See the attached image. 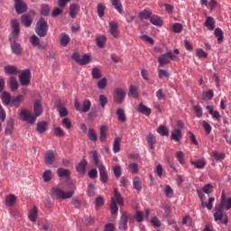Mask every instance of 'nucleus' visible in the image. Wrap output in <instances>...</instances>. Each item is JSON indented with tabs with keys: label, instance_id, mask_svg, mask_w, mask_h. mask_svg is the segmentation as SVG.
Returning a JSON list of instances; mask_svg holds the SVG:
<instances>
[{
	"label": "nucleus",
	"instance_id": "obj_1",
	"mask_svg": "<svg viewBox=\"0 0 231 231\" xmlns=\"http://www.w3.org/2000/svg\"><path fill=\"white\" fill-rule=\"evenodd\" d=\"M75 192L73 190L70 191H64L60 188H51V196L54 199H57L58 201H64V199H71L73 198V195Z\"/></svg>",
	"mask_w": 231,
	"mask_h": 231
},
{
	"label": "nucleus",
	"instance_id": "obj_2",
	"mask_svg": "<svg viewBox=\"0 0 231 231\" xmlns=\"http://www.w3.org/2000/svg\"><path fill=\"white\" fill-rule=\"evenodd\" d=\"M114 196L115 197H112L111 203H110V210L113 216L118 213V206L116 205V203L120 207H124V199L122 198V195L120 194V192H118V189H114Z\"/></svg>",
	"mask_w": 231,
	"mask_h": 231
},
{
	"label": "nucleus",
	"instance_id": "obj_3",
	"mask_svg": "<svg viewBox=\"0 0 231 231\" xmlns=\"http://www.w3.org/2000/svg\"><path fill=\"white\" fill-rule=\"evenodd\" d=\"M224 210L225 207L216 205L213 217L215 221H221L223 225H228V216L226 215Z\"/></svg>",
	"mask_w": 231,
	"mask_h": 231
},
{
	"label": "nucleus",
	"instance_id": "obj_4",
	"mask_svg": "<svg viewBox=\"0 0 231 231\" xmlns=\"http://www.w3.org/2000/svg\"><path fill=\"white\" fill-rule=\"evenodd\" d=\"M35 32L39 37H46L48 35V22L44 18H40L36 23Z\"/></svg>",
	"mask_w": 231,
	"mask_h": 231
},
{
	"label": "nucleus",
	"instance_id": "obj_5",
	"mask_svg": "<svg viewBox=\"0 0 231 231\" xmlns=\"http://www.w3.org/2000/svg\"><path fill=\"white\" fill-rule=\"evenodd\" d=\"M20 117L23 122H27V124H35L37 117L30 111L26 109L21 110Z\"/></svg>",
	"mask_w": 231,
	"mask_h": 231
},
{
	"label": "nucleus",
	"instance_id": "obj_6",
	"mask_svg": "<svg viewBox=\"0 0 231 231\" xmlns=\"http://www.w3.org/2000/svg\"><path fill=\"white\" fill-rule=\"evenodd\" d=\"M72 60H75L77 64H79V66H86V64H89L91 61V57L88 54H84L82 57H80V54L79 52H74L71 56Z\"/></svg>",
	"mask_w": 231,
	"mask_h": 231
},
{
	"label": "nucleus",
	"instance_id": "obj_7",
	"mask_svg": "<svg viewBox=\"0 0 231 231\" xmlns=\"http://www.w3.org/2000/svg\"><path fill=\"white\" fill-rule=\"evenodd\" d=\"M174 59H176V55H174L172 51H168L165 54H162L158 58V62L162 68L165 66V64H171V60H174Z\"/></svg>",
	"mask_w": 231,
	"mask_h": 231
},
{
	"label": "nucleus",
	"instance_id": "obj_8",
	"mask_svg": "<svg viewBox=\"0 0 231 231\" xmlns=\"http://www.w3.org/2000/svg\"><path fill=\"white\" fill-rule=\"evenodd\" d=\"M19 81L21 86H30V82L32 79V71L26 69L23 71H20Z\"/></svg>",
	"mask_w": 231,
	"mask_h": 231
},
{
	"label": "nucleus",
	"instance_id": "obj_9",
	"mask_svg": "<svg viewBox=\"0 0 231 231\" xmlns=\"http://www.w3.org/2000/svg\"><path fill=\"white\" fill-rule=\"evenodd\" d=\"M125 100V90L124 88H116L114 91V102L116 104H124Z\"/></svg>",
	"mask_w": 231,
	"mask_h": 231
},
{
	"label": "nucleus",
	"instance_id": "obj_10",
	"mask_svg": "<svg viewBox=\"0 0 231 231\" xmlns=\"http://www.w3.org/2000/svg\"><path fill=\"white\" fill-rule=\"evenodd\" d=\"M151 214V209L145 208L144 209V214L142 211H136L134 219L137 223H142L143 219H149V215Z\"/></svg>",
	"mask_w": 231,
	"mask_h": 231
},
{
	"label": "nucleus",
	"instance_id": "obj_11",
	"mask_svg": "<svg viewBox=\"0 0 231 231\" xmlns=\"http://www.w3.org/2000/svg\"><path fill=\"white\" fill-rule=\"evenodd\" d=\"M14 8L16 14H24L28 10V5L23 0H14Z\"/></svg>",
	"mask_w": 231,
	"mask_h": 231
},
{
	"label": "nucleus",
	"instance_id": "obj_12",
	"mask_svg": "<svg viewBox=\"0 0 231 231\" xmlns=\"http://www.w3.org/2000/svg\"><path fill=\"white\" fill-rule=\"evenodd\" d=\"M99 180L102 183H107L109 181V176H107V171L106 170V166L103 164H99Z\"/></svg>",
	"mask_w": 231,
	"mask_h": 231
},
{
	"label": "nucleus",
	"instance_id": "obj_13",
	"mask_svg": "<svg viewBox=\"0 0 231 231\" xmlns=\"http://www.w3.org/2000/svg\"><path fill=\"white\" fill-rule=\"evenodd\" d=\"M199 197L200 198L202 208H208V210H212V208H214V201H216V199L214 197H210L208 203L203 201V196L199 194Z\"/></svg>",
	"mask_w": 231,
	"mask_h": 231
},
{
	"label": "nucleus",
	"instance_id": "obj_14",
	"mask_svg": "<svg viewBox=\"0 0 231 231\" xmlns=\"http://www.w3.org/2000/svg\"><path fill=\"white\" fill-rule=\"evenodd\" d=\"M11 25L13 27L12 36L14 39H17V37H19V33H21V28H19V22L14 19L11 21Z\"/></svg>",
	"mask_w": 231,
	"mask_h": 231
},
{
	"label": "nucleus",
	"instance_id": "obj_15",
	"mask_svg": "<svg viewBox=\"0 0 231 231\" xmlns=\"http://www.w3.org/2000/svg\"><path fill=\"white\" fill-rule=\"evenodd\" d=\"M55 162V152L49 150L44 155V162L46 165H51Z\"/></svg>",
	"mask_w": 231,
	"mask_h": 231
},
{
	"label": "nucleus",
	"instance_id": "obj_16",
	"mask_svg": "<svg viewBox=\"0 0 231 231\" xmlns=\"http://www.w3.org/2000/svg\"><path fill=\"white\" fill-rule=\"evenodd\" d=\"M33 113L36 118L41 116V115H42V103L41 102V99L34 101Z\"/></svg>",
	"mask_w": 231,
	"mask_h": 231
},
{
	"label": "nucleus",
	"instance_id": "obj_17",
	"mask_svg": "<svg viewBox=\"0 0 231 231\" xmlns=\"http://www.w3.org/2000/svg\"><path fill=\"white\" fill-rule=\"evenodd\" d=\"M57 174L59 178H65L66 181H69V176H71V171L68 169L59 168L57 170Z\"/></svg>",
	"mask_w": 231,
	"mask_h": 231
},
{
	"label": "nucleus",
	"instance_id": "obj_18",
	"mask_svg": "<svg viewBox=\"0 0 231 231\" xmlns=\"http://www.w3.org/2000/svg\"><path fill=\"white\" fill-rule=\"evenodd\" d=\"M4 71L6 73V75H17L18 73H21V70L17 69V67L14 65H6L4 67Z\"/></svg>",
	"mask_w": 231,
	"mask_h": 231
},
{
	"label": "nucleus",
	"instance_id": "obj_19",
	"mask_svg": "<svg viewBox=\"0 0 231 231\" xmlns=\"http://www.w3.org/2000/svg\"><path fill=\"white\" fill-rule=\"evenodd\" d=\"M80 12V5L79 4H71L69 6V16L71 19H75Z\"/></svg>",
	"mask_w": 231,
	"mask_h": 231
},
{
	"label": "nucleus",
	"instance_id": "obj_20",
	"mask_svg": "<svg viewBox=\"0 0 231 231\" xmlns=\"http://www.w3.org/2000/svg\"><path fill=\"white\" fill-rule=\"evenodd\" d=\"M171 138L174 142H180L181 139L183 138V134H182L181 130H180V129H173L171 131Z\"/></svg>",
	"mask_w": 231,
	"mask_h": 231
},
{
	"label": "nucleus",
	"instance_id": "obj_21",
	"mask_svg": "<svg viewBox=\"0 0 231 231\" xmlns=\"http://www.w3.org/2000/svg\"><path fill=\"white\" fill-rule=\"evenodd\" d=\"M109 32L115 38L118 37V35L120 34V32H118V23H116V22H110L109 23Z\"/></svg>",
	"mask_w": 231,
	"mask_h": 231
},
{
	"label": "nucleus",
	"instance_id": "obj_22",
	"mask_svg": "<svg viewBox=\"0 0 231 231\" xmlns=\"http://www.w3.org/2000/svg\"><path fill=\"white\" fill-rule=\"evenodd\" d=\"M127 213H123L119 221V228H121V230H127Z\"/></svg>",
	"mask_w": 231,
	"mask_h": 231
},
{
	"label": "nucleus",
	"instance_id": "obj_23",
	"mask_svg": "<svg viewBox=\"0 0 231 231\" xmlns=\"http://www.w3.org/2000/svg\"><path fill=\"white\" fill-rule=\"evenodd\" d=\"M23 95H18L17 97H13L11 98V102L9 104H11V106L13 107H19V106H21V102H23Z\"/></svg>",
	"mask_w": 231,
	"mask_h": 231
},
{
	"label": "nucleus",
	"instance_id": "obj_24",
	"mask_svg": "<svg viewBox=\"0 0 231 231\" xmlns=\"http://www.w3.org/2000/svg\"><path fill=\"white\" fill-rule=\"evenodd\" d=\"M206 109L208 111L209 115H211L212 118H215V120H219V118H221V114H219L217 110H214L213 106H207Z\"/></svg>",
	"mask_w": 231,
	"mask_h": 231
},
{
	"label": "nucleus",
	"instance_id": "obj_25",
	"mask_svg": "<svg viewBox=\"0 0 231 231\" xmlns=\"http://www.w3.org/2000/svg\"><path fill=\"white\" fill-rule=\"evenodd\" d=\"M99 140L100 142H106L107 140V125H102L99 128Z\"/></svg>",
	"mask_w": 231,
	"mask_h": 231
},
{
	"label": "nucleus",
	"instance_id": "obj_26",
	"mask_svg": "<svg viewBox=\"0 0 231 231\" xmlns=\"http://www.w3.org/2000/svg\"><path fill=\"white\" fill-rule=\"evenodd\" d=\"M5 133L7 136H12V134H14V119H10L6 122Z\"/></svg>",
	"mask_w": 231,
	"mask_h": 231
},
{
	"label": "nucleus",
	"instance_id": "obj_27",
	"mask_svg": "<svg viewBox=\"0 0 231 231\" xmlns=\"http://www.w3.org/2000/svg\"><path fill=\"white\" fill-rule=\"evenodd\" d=\"M37 214H39V211L37 210V206H33L32 209L29 211L28 218L32 223H35L37 221Z\"/></svg>",
	"mask_w": 231,
	"mask_h": 231
},
{
	"label": "nucleus",
	"instance_id": "obj_28",
	"mask_svg": "<svg viewBox=\"0 0 231 231\" xmlns=\"http://www.w3.org/2000/svg\"><path fill=\"white\" fill-rule=\"evenodd\" d=\"M9 84L11 91H17V89H19V82L17 81V78L11 76L9 79Z\"/></svg>",
	"mask_w": 231,
	"mask_h": 231
},
{
	"label": "nucleus",
	"instance_id": "obj_29",
	"mask_svg": "<svg viewBox=\"0 0 231 231\" xmlns=\"http://www.w3.org/2000/svg\"><path fill=\"white\" fill-rule=\"evenodd\" d=\"M46 129H48V122L46 121H42L37 123V128L36 131L40 134H42L43 133L46 132Z\"/></svg>",
	"mask_w": 231,
	"mask_h": 231
},
{
	"label": "nucleus",
	"instance_id": "obj_30",
	"mask_svg": "<svg viewBox=\"0 0 231 231\" xmlns=\"http://www.w3.org/2000/svg\"><path fill=\"white\" fill-rule=\"evenodd\" d=\"M88 166V162L86 160H82L77 166V171L79 174H86V167Z\"/></svg>",
	"mask_w": 231,
	"mask_h": 231
},
{
	"label": "nucleus",
	"instance_id": "obj_31",
	"mask_svg": "<svg viewBox=\"0 0 231 231\" xmlns=\"http://www.w3.org/2000/svg\"><path fill=\"white\" fill-rule=\"evenodd\" d=\"M57 109H58L60 116L61 118H64L65 116H68V115H69L68 108H66V106H64V105H62V103H59L57 105Z\"/></svg>",
	"mask_w": 231,
	"mask_h": 231
},
{
	"label": "nucleus",
	"instance_id": "obj_32",
	"mask_svg": "<svg viewBox=\"0 0 231 231\" xmlns=\"http://www.w3.org/2000/svg\"><path fill=\"white\" fill-rule=\"evenodd\" d=\"M22 23L23 24V26H25V28H30L32 26V15H22Z\"/></svg>",
	"mask_w": 231,
	"mask_h": 231
},
{
	"label": "nucleus",
	"instance_id": "obj_33",
	"mask_svg": "<svg viewBox=\"0 0 231 231\" xmlns=\"http://www.w3.org/2000/svg\"><path fill=\"white\" fill-rule=\"evenodd\" d=\"M150 23H152V24L154 26H162V24H163L162 18L156 14H152L150 17Z\"/></svg>",
	"mask_w": 231,
	"mask_h": 231
},
{
	"label": "nucleus",
	"instance_id": "obj_34",
	"mask_svg": "<svg viewBox=\"0 0 231 231\" xmlns=\"http://www.w3.org/2000/svg\"><path fill=\"white\" fill-rule=\"evenodd\" d=\"M11 49L13 53H14V55H21V53H23V49L21 48V44L17 43V42H14L11 44Z\"/></svg>",
	"mask_w": 231,
	"mask_h": 231
},
{
	"label": "nucleus",
	"instance_id": "obj_35",
	"mask_svg": "<svg viewBox=\"0 0 231 231\" xmlns=\"http://www.w3.org/2000/svg\"><path fill=\"white\" fill-rule=\"evenodd\" d=\"M137 111L139 113H142V115H146V116H149V115H151L152 111H151V108L145 106L143 105V103H140L139 104V106L137 108Z\"/></svg>",
	"mask_w": 231,
	"mask_h": 231
},
{
	"label": "nucleus",
	"instance_id": "obj_36",
	"mask_svg": "<svg viewBox=\"0 0 231 231\" xmlns=\"http://www.w3.org/2000/svg\"><path fill=\"white\" fill-rule=\"evenodd\" d=\"M215 24H216V22L214 21V18L208 16L207 20L205 22L206 28H208V30L212 32V30H214V28H216Z\"/></svg>",
	"mask_w": 231,
	"mask_h": 231
},
{
	"label": "nucleus",
	"instance_id": "obj_37",
	"mask_svg": "<svg viewBox=\"0 0 231 231\" xmlns=\"http://www.w3.org/2000/svg\"><path fill=\"white\" fill-rule=\"evenodd\" d=\"M146 142H147L150 149H154V144L156 143V136H154V134L150 133L146 136Z\"/></svg>",
	"mask_w": 231,
	"mask_h": 231
},
{
	"label": "nucleus",
	"instance_id": "obj_38",
	"mask_svg": "<svg viewBox=\"0 0 231 231\" xmlns=\"http://www.w3.org/2000/svg\"><path fill=\"white\" fill-rule=\"evenodd\" d=\"M128 97H132V98H138L140 95L138 94V87L132 85L129 87Z\"/></svg>",
	"mask_w": 231,
	"mask_h": 231
},
{
	"label": "nucleus",
	"instance_id": "obj_39",
	"mask_svg": "<svg viewBox=\"0 0 231 231\" xmlns=\"http://www.w3.org/2000/svg\"><path fill=\"white\" fill-rule=\"evenodd\" d=\"M116 115L119 122H127V117L125 116V111L124 110V108H118L116 110Z\"/></svg>",
	"mask_w": 231,
	"mask_h": 231
},
{
	"label": "nucleus",
	"instance_id": "obj_40",
	"mask_svg": "<svg viewBox=\"0 0 231 231\" xmlns=\"http://www.w3.org/2000/svg\"><path fill=\"white\" fill-rule=\"evenodd\" d=\"M15 201H17V197H15L14 194L8 195L5 198L6 207H14V203H15Z\"/></svg>",
	"mask_w": 231,
	"mask_h": 231
},
{
	"label": "nucleus",
	"instance_id": "obj_41",
	"mask_svg": "<svg viewBox=\"0 0 231 231\" xmlns=\"http://www.w3.org/2000/svg\"><path fill=\"white\" fill-rule=\"evenodd\" d=\"M120 143H122V138L116 137L113 142V152L115 153L120 152Z\"/></svg>",
	"mask_w": 231,
	"mask_h": 231
},
{
	"label": "nucleus",
	"instance_id": "obj_42",
	"mask_svg": "<svg viewBox=\"0 0 231 231\" xmlns=\"http://www.w3.org/2000/svg\"><path fill=\"white\" fill-rule=\"evenodd\" d=\"M92 79L94 80H99V79H102V71L100 69L95 67L91 71Z\"/></svg>",
	"mask_w": 231,
	"mask_h": 231
},
{
	"label": "nucleus",
	"instance_id": "obj_43",
	"mask_svg": "<svg viewBox=\"0 0 231 231\" xmlns=\"http://www.w3.org/2000/svg\"><path fill=\"white\" fill-rule=\"evenodd\" d=\"M191 165H194L197 169H204L205 165H207V161L205 159L191 161Z\"/></svg>",
	"mask_w": 231,
	"mask_h": 231
},
{
	"label": "nucleus",
	"instance_id": "obj_44",
	"mask_svg": "<svg viewBox=\"0 0 231 231\" xmlns=\"http://www.w3.org/2000/svg\"><path fill=\"white\" fill-rule=\"evenodd\" d=\"M88 194L89 198H95L97 195V187L93 183H89L88 186Z\"/></svg>",
	"mask_w": 231,
	"mask_h": 231
},
{
	"label": "nucleus",
	"instance_id": "obj_45",
	"mask_svg": "<svg viewBox=\"0 0 231 231\" xmlns=\"http://www.w3.org/2000/svg\"><path fill=\"white\" fill-rule=\"evenodd\" d=\"M89 109H91V101L85 99L82 103L81 111L82 113H88Z\"/></svg>",
	"mask_w": 231,
	"mask_h": 231
},
{
	"label": "nucleus",
	"instance_id": "obj_46",
	"mask_svg": "<svg viewBox=\"0 0 231 231\" xmlns=\"http://www.w3.org/2000/svg\"><path fill=\"white\" fill-rule=\"evenodd\" d=\"M69 41H71V38H69V35H68L66 33L60 34V42L61 46H66L67 44H69Z\"/></svg>",
	"mask_w": 231,
	"mask_h": 231
},
{
	"label": "nucleus",
	"instance_id": "obj_47",
	"mask_svg": "<svg viewBox=\"0 0 231 231\" xmlns=\"http://www.w3.org/2000/svg\"><path fill=\"white\" fill-rule=\"evenodd\" d=\"M106 41H107V38H106V36L104 35L97 36L96 38L97 45L98 46V48H104Z\"/></svg>",
	"mask_w": 231,
	"mask_h": 231
},
{
	"label": "nucleus",
	"instance_id": "obj_48",
	"mask_svg": "<svg viewBox=\"0 0 231 231\" xmlns=\"http://www.w3.org/2000/svg\"><path fill=\"white\" fill-rule=\"evenodd\" d=\"M152 15V12H151V11L145 9V10H143V12H141V13L139 14V18H140V19H145V20H149V21H150Z\"/></svg>",
	"mask_w": 231,
	"mask_h": 231
},
{
	"label": "nucleus",
	"instance_id": "obj_49",
	"mask_svg": "<svg viewBox=\"0 0 231 231\" xmlns=\"http://www.w3.org/2000/svg\"><path fill=\"white\" fill-rule=\"evenodd\" d=\"M2 101H3V104H5V106H8L10 104V102L12 101V96H10V93L3 92Z\"/></svg>",
	"mask_w": 231,
	"mask_h": 231
},
{
	"label": "nucleus",
	"instance_id": "obj_50",
	"mask_svg": "<svg viewBox=\"0 0 231 231\" xmlns=\"http://www.w3.org/2000/svg\"><path fill=\"white\" fill-rule=\"evenodd\" d=\"M214 35L215 37H217V42L219 43L223 42L224 36H223V30H221V28H216L214 32Z\"/></svg>",
	"mask_w": 231,
	"mask_h": 231
},
{
	"label": "nucleus",
	"instance_id": "obj_51",
	"mask_svg": "<svg viewBox=\"0 0 231 231\" xmlns=\"http://www.w3.org/2000/svg\"><path fill=\"white\" fill-rule=\"evenodd\" d=\"M88 139L91 142H97L98 140V136L97 135V132H95V129H93V128L88 129Z\"/></svg>",
	"mask_w": 231,
	"mask_h": 231
},
{
	"label": "nucleus",
	"instance_id": "obj_52",
	"mask_svg": "<svg viewBox=\"0 0 231 231\" xmlns=\"http://www.w3.org/2000/svg\"><path fill=\"white\" fill-rule=\"evenodd\" d=\"M42 178H43V181H45V183L51 181V179H52L51 170H46L42 173Z\"/></svg>",
	"mask_w": 231,
	"mask_h": 231
},
{
	"label": "nucleus",
	"instance_id": "obj_53",
	"mask_svg": "<svg viewBox=\"0 0 231 231\" xmlns=\"http://www.w3.org/2000/svg\"><path fill=\"white\" fill-rule=\"evenodd\" d=\"M157 133L162 136H169V128L165 125H161L158 127Z\"/></svg>",
	"mask_w": 231,
	"mask_h": 231
},
{
	"label": "nucleus",
	"instance_id": "obj_54",
	"mask_svg": "<svg viewBox=\"0 0 231 231\" xmlns=\"http://www.w3.org/2000/svg\"><path fill=\"white\" fill-rule=\"evenodd\" d=\"M176 158L180 165H185V153L181 151L176 152Z\"/></svg>",
	"mask_w": 231,
	"mask_h": 231
},
{
	"label": "nucleus",
	"instance_id": "obj_55",
	"mask_svg": "<svg viewBox=\"0 0 231 231\" xmlns=\"http://www.w3.org/2000/svg\"><path fill=\"white\" fill-rule=\"evenodd\" d=\"M98 89H106L107 88V79L102 78L97 81Z\"/></svg>",
	"mask_w": 231,
	"mask_h": 231
},
{
	"label": "nucleus",
	"instance_id": "obj_56",
	"mask_svg": "<svg viewBox=\"0 0 231 231\" xmlns=\"http://www.w3.org/2000/svg\"><path fill=\"white\" fill-rule=\"evenodd\" d=\"M196 56L199 57V59H207L208 53L205 52L203 49H196Z\"/></svg>",
	"mask_w": 231,
	"mask_h": 231
},
{
	"label": "nucleus",
	"instance_id": "obj_57",
	"mask_svg": "<svg viewBox=\"0 0 231 231\" xmlns=\"http://www.w3.org/2000/svg\"><path fill=\"white\" fill-rule=\"evenodd\" d=\"M107 97H106V95H99V103H100V106L102 107V109H104L106 107V106H107Z\"/></svg>",
	"mask_w": 231,
	"mask_h": 231
},
{
	"label": "nucleus",
	"instance_id": "obj_58",
	"mask_svg": "<svg viewBox=\"0 0 231 231\" xmlns=\"http://www.w3.org/2000/svg\"><path fill=\"white\" fill-rule=\"evenodd\" d=\"M41 14H42V15H44L45 17H47V15H50V5H45V4L42 5Z\"/></svg>",
	"mask_w": 231,
	"mask_h": 231
},
{
	"label": "nucleus",
	"instance_id": "obj_59",
	"mask_svg": "<svg viewBox=\"0 0 231 231\" xmlns=\"http://www.w3.org/2000/svg\"><path fill=\"white\" fill-rule=\"evenodd\" d=\"M172 32L174 33H181L183 32V25L181 23H174L172 26Z\"/></svg>",
	"mask_w": 231,
	"mask_h": 231
},
{
	"label": "nucleus",
	"instance_id": "obj_60",
	"mask_svg": "<svg viewBox=\"0 0 231 231\" xmlns=\"http://www.w3.org/2000/svg\"><path fill=\"white\" fill-rule=\"evenodd\" d=\"M61 124L63 125V127H65L66 129L69 130L71 129V127H73V125H71V120H69V118L65 117L62 119Z\"/></svg>",
	"mask_w": 231,
	"mask_h": 231
},
{
	"label": "nucleus",
	"instance_id": "obj_61",
	"mask_svg": "<svg viewBox=\"0 0 231 231\" xmlns=\"http://www.w3.org/2000/svg\"><path fill=\"white\" fill-rule=\"evenodd\" d=\"M134 189H135V190H142V181H140V178L135 177L134 179Z\"/></svg>",
	"mask_w": 231,
	"mask_h": 231
},
{
	"label": "nucleus",
	"instance_id": "obj_62",
	"mask_svg": "<svg viewBox=\"0 0 231 231\" xmlns=\"http://www.w3.org/2000/svg\"><path fill=\"white\" fill-rule=\"evenodd\" d=\"M112 5L119 14H122V3H120V0H112Z\"/></svg>",
	"mask_w": 231,
	"mask_h": 231
},
{
	"label": "nucleus",
	"instance_id": "obj_63",
	"mask_svg": "<svg viewBox=\"0 0 231 231\" xmlns=\"http://www.w3.org/2000/svg\"><path fill=\"white\" fill-rule=\"evenodd\" d=\"M106 12V5L102 4L97 5V15L98 17H104Z\"/></svg>",
	"mask_w": 231,
	"mask_h": 231
},
{
	"label": "nucleus",
	"instance_id": "obj_64",
	"mask_svg": "<svg viewBox=\"0 0 231 231\" xmlns=\"http://www.w3.org/2000/svg\"><path fill=\"white\" fill-rule=\"evenodd\" d=\"M128 168L130 169V171L132 174H138V164L132 162L128 165Z\"/></svg>",
	"mask_w": 231,
	"mask_h": 231
}]
</instances>
